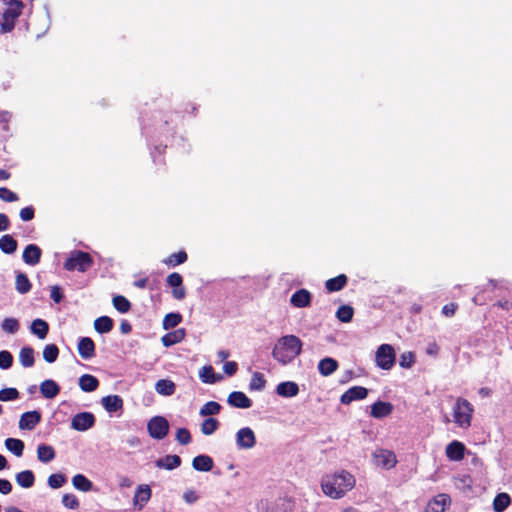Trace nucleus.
Returning <instances> with one entry per match:
<instances>
[{"instance_id":"f257e3e1","label":"nucleus","mask_w":512,"mask_h":512,"mask_svg":"<svg viewBox=\"0 0 512 512\" xmlns=\"http://www.w3.org/2000/svg\"><path fill=\"white\" fill-rule=\"evenodd\" d=\"M302 351V341L295 335L278 339L272 350V357L282 365L291 363Z\"/></svg>"},{"instance_id":"f03ea898","label":"nucleus","mask_w":512,"mask_h":512,"mask_svg":"<svg viewBox=\"0 0 512 512\" xmlns=\"http://www.w3.org/2000/svg\"><path fill=\"white\" fill-rule=\"evenodd\" d=\"M355 485V478L347 471L327 476L322 481L323 492L331 498H340Z\"/></svg>"},{"instance_id":"7ed1b4c3","label":"nucleus","mask_w":512,"mask_h":512,"mask_svg":"<svg viewBox=\"0 0 512 512\" xmlns=\"http://www.w3.org/2000/svg\"><path fill=\"white\" fill-rule=\"evenodd\" d=\"M474 413L473 405L465 398L457 397L452 406V421L461 429L471 426Z\"/></svg>"},{"instance_id":"20e7f679","label":"nucleus","mask_w":512,"mask_h":512,"mask_svg":"<svg viewBox=\"0 0 512 512\" xmlns=\"http://www.w3.org/2000/svg\"><path fill=\"white\" fill-rule=\"evenodd\" d=\"M23 9V3L19 0H9L6 9L2 12L0 18V32L2 34L11 32L14 29L15 21L20 16Z\"/></svg>"},{"instance_id":"39448f33","label":"nucleus","mask_w":512,"mask_h":512,"mask_svg":"<svg viewBox=\"0 0 512 512\" xmlns=\"http://www.w3.org/2000/svg\"><path fill=\"white\" fill-rule=\"evenodd\" d=\"M93 265L91 256L83 251L74 250L64 262V268L68 271L78 270L86 272Z\"/></svg>"},{"instance_id":"423d86ee","label":"nucleus","mask_w":512,"mask_h":512,"mask_svg":"<svg viewBox=\"0 0 512 512\" xmlns=\"http://www.w3.org/2000/svg\"><path fill=\"white\" fill-rule=\"evenodd\" d=\"M373 464L385 470L394 468L397 464V457L391 450L377 448L372 453Z\"/></svg>"},{"instance_id":"0eeeda50","label":"nucleus","mask_w":512,"mask_h":512,"mask_svg":"<svg viewBox=\"0 0 512 512\" xmlns=\"http://www.w3.org/2000/svg\"><path fill=\"white\" fill-rule=\"evenodd\" d=\"M147 430L153 439L161 440L169 432V422L162 416H154L147 423Z\"/></svg>"},{"instance_id":"6e6552de","label":"nucleus","mask_w":512,"mask_h":512,"mask_svg":"<svg viewBox=\"0 0 512 512\" xmlns=\"http://www.w3.org/2000/svg\"><path fill=\"white\" fill-rule=\"evenodd\" d=\"M376 364L384 370H390L395 363V351L389 344H382L378 347L375 356Z\"/></svg>"},{"instance_id":"1a4fd4ad","label":"nucleus","mask_w":512,"mask_h":512,"mask_svg":"<svg viewBox=\"0 0 512 512\" xmlns=\"http://www.w3.org/2000/svg\"><path fill=\"white\" fill-rule=\"evenodd\" d=\"M256 444L254 431L249 427L241 428L236 433V445L239 449L249 450Z\"/></svg>"},{"instance_id":"9d476101","label":"nucleus","mask_w":512,"mask_h":512,"mask_svg":"<svg viewBox=\"0 0 512 512\" xmlns=\"http://www.w3.org/2000/svg\"><path fill=\"white\" fill-rule=\"evenodd\" d=\"M95 424V417L90 412H81L71 419V428L76 431H87Z\"/></svg>"},{"instance_id":"9b49d317","label":"nucleus","mask_w":512,"mask_h":512,"mask_svg":"<svg viewBox=\"0 0 512 512\" xmlns=\"http://www.w3.org/2000/svg\"><path fill=\"white\" fill-rule=\"evenodd\" d=\"M368 390L362 386H353L342 394L340 401L342 404L348 405L353 401L363 400L367 397Z\"/></svg>"},{"instance_id":"f8f14e48","label":"nucleus","mask_w":512,"mask_h":512,"mask_svg":"<svg viewBox=\"0 0 512 512\" xmlns=\"http://www.w3.org/2000/svg\"><path fill=\"white\" fill-rule=\"evenodd\" d=\"M41 421V413L39 411H29L21 415L19 420V428L21 430H33Z\"/></svg>"},{"instance_id":"ddd939ff","label":"nucleus","mask_w":512,"mask_h":512,"mask_svg":"<svg viewBox=\"0 0 512 512\" xmlns=\"http://www.w3.org/2000/svg\"><path fill=\"white\" fill-rule=\"evenodd\" d=\"M450 503L451 499L449 495L439 494L429 501L424 512H444Z\"/></svg>"},{"instance_id":"4468645a","label":"nucleus","mask_w":512,"mask_h":512,"mask_svg":"<svg viewBox=\"0 0 512 512\" xmlns=\"http://www.w3.org/2000/svg\"><path fill=\"white\" fill-rule=\"evenodd\" d=\"M42 251L36 244H29L23 251V261L30 266H35L40 262Z\"/></svg>"},{"instance_id":"2eb2a0df","label":"nucleus","mask_w":512,"mask_h":512,"mask_svg":"<svg viewBox=\"0 0 512 512\" xmlns=\"http://www.w3.org/2000/svg\"><path fill=\"white\" fill-rule=\"evenodd\" d=\"M151 498V489L148 485L142 484L136 488L133 497V505L141 510Z\"/></svg>"},{"instance_id":"dca6fc26","label":"nucleus","mask_w":512,"mask_h":512,"mask_svg":"<svg viewBox=\"0 0 512 512\" xmlns=\"http://www.w3.org/2000/svg\"><path fill=\"white\" fill-rule=\"evenodd\" d=\"M227 403L232 407L241 409H247L252 406V400L240 391L230 393L227 398Z\"/></svg>"},{"instance_id":"f3484780","label":"nucleus","mask_w":512,"mask_h":512,"mask_svg":"<svg viewBox=\"0 0 512 512\" xmlns=\"http://www.w3.org/2000/svg\"><path fill=\"white\" fill-rule=\"evenodd\" d=\"M312 295L306 289H299L292 294L290 303L296 308L308 307L311 303Z\"/></svg>"},{"instance_id":"a211bd4d","label":"nucleus","mask_w":512,"mask_h":512,"mask_svg":"<svg viewBox=\"0 0 512 512\" xmlns=\"http://www.w3.org/2000/svg\"><path fill=\"white\" fill-rule=\"evenodd\" d=\"M446 456L451 461H460L464 458L465 446L459 441H452L446 446Z\"/></svg>"},{"instance_id":"6ab92c4d","label":"nucleus","mask_w":512,"mask_h":512,"mask_svg":"<svg viewBox=\"0 0 512 512\" xmlns=\"http://www.w3.org/2000/svg\"><path fill=\"white\" fill-rule=\"evenodd\" d=\"M393 411V405L390 402L377 401L371 405V416L381 419L389 416Z\"/></svg>"},{"instance_id":"aec40b11","label":"nucleus","mask_w":512,"mask_h":512,"mask_svg":"<svg viewBox=\"0 0 512 512\" xmlns=\"http://www.w3.org/2000/svg\"><path fill=\"white\" fill-rule=\"evenodd\" d=\"M101 404L108 413L122 410L123 399L119 395H108L101 399Z\"/></svg>"},{"instance_id":"412c9836","label":"nucleus","mask_w":512,"mask_h":512,"mask_svg":"<svg viewBox=\"0 0 512 512\" xmlns=\"http://www.w3.org/2000/svg\"><path fill=\"white\" fill-rule=\"evenodd\" d=\"M276 393L284 398L295 397L299 393V386L293 381L281 382L276 387Z\"/></svg>"},{"instance_id":"4be33fe9","label":"nucleus","mask_w":512,"mask_h":512,"mask_svg":"<svg viewBox=\"0 0 512 512\" xmlns=\"http://www.w3.org/2000/svg\"><path fill=\"white\" fill-rule=\"evenodd\" d=\"M78 352L83 359H90L95 355V344L89 337H82L78 342Z\"/></svg>"},{"instance_id":"5701e85b","label":"nucleus","mask_w":512,"mask_h":512,"mask_svg":"<svg viewBox=\"0 0 512 512\" xmlns=\"http://www.w3.org/2000/svg\"><path fill=\"white\" fill-rule=\"evenodd\" d=\"M40 392L46 399H53L60 393V386L52 379L44 380L40 384Z\"/></svg>"},{"instance_id":"b1692460","label":"nucleus","mask_w":512,"mask_h":512,"mask_svg":"<svg viewBox=\"0 0 512 512\" xmlns=\"http://www.w3.org/2000/svg\"><path fill=\"white\" fill-rule=\"evenodd\" d=\"M181 458L178 455H167L155 461L156 467L160 469L173 470L179 467Z\"/></svg>"},{"instance_id":"393cba45","label":"nucleus","mask_w":512,"mask_h":512,"mask_svg":"<svg viewBox=\"0 0 512 512\" xmlns=\"http://www.w3.org/2000/svg\"><path fill=\"white\" fill-rule=\"evenodd\" d=\"M338 369V362L331 358V357H325L318 363V371L319 373L324 376H330Z\"/></svg>"},{"instance_id":"a878e982","label":"nucleus","mask_w":512,"mask_h":512,"mask_svg":"<svg viewBox=\"0 0 512 512\" xmlns=\"http://www.w3.org/2000/svg\"><path fill=\"white\" fill-rule=\"evenodd\" d=\"M30 331L33 335L43 340L47 337L49 325L45 320L38 318L32 321Z\"/></svg>"},{"instance_id":"bb28decb","label":"nucleus","mask_w":512,"mask_h":512,"mask_svg":"<svg viewBox=\"0 0 512 512\" xmlns=\"http://www.w3.org/2000/svg\"><path fill=\"white\" fill-rule=\"evenodd\" d=\"M185 330L183 328L176 329L162 336L161 342L165 347H170L180 343L185 338Z\"/></svg>"},{"instance_id":"cd10ccee","label":"nucleus","mask_w":512,"mask_h":512,"mask_svg":"<svg viewBox=\"0 0 512 512\" xmlns=\"http://www.w3.org/2000/svg\"><path fill=\"white\" fill-rule=\"evenodd\" d=\"M79 387L84 392H93L99 386L98 379L90 374H84L79 378Z\"/></svg>"},{"instance_id":"c85d7f7f","label":"nucleus","mask_w":512,"mask_h":512,"mask_svg":"<svg viewBox=\"0 0 512 512\" xmlns=\"http://www.w3.org/2000/svg\"><path fill=\"white\" fill-rule=\"evenodd\" d=\"M56 456L55 450L52 446L47 444H40L37 447V458L42 463H49L54 460Z\"/></svg>"},{"instance_id":"c756f323","label":"nucleus","mask_w":512,"mask_h":512,"mask_svg":"<svg viewBox=\"0 0 512 512\" xmlns=\"http://www.w3.org/2000/svg\"><path fill=\"white\" fill-rule=\"evenodd\" d=\"M17 484L25 489L31 488L35 483V476L31 470H24L16 474Z\"/></svg>"},{"instance_id":"7c9ffc66","label":"nucleus","mask_w":512,"mask_h":512,"mask_svg":"<svg viewBox=\"0 0 512 512\" xmlns=\"http://www.w3.org/2000/svg\"><path fill=\"white\" fill-rule=\"evenodd\" d=\"M35 352L34 349L30 346L22 347L19 352V362L24 368H29L34 365L35 362Z\"/></svg>"},{"instance_id":"2f4dec72","label":"nucleus","mask_w":512,"mask_h":512,"mask_svg":"<svg viewBox=\"0 0 512 512\" xmlns=\"http://www.w3.org/2000/svg\"><path fill=\"white\" fill-rule=\"evenodd\" d=\"M192 466L197 471H210L213 468V460L207 455H198L192 461Z\"/></svg>"},{"instance_id":"473e14b6","label":"nucleus","mask_w":512,"mask_h":512,"mask_svg":"<svg viewBox=\"0 0 512 512\" xmlns=\"http://www.w3.org/2000/svg\"><path fill=\"white\" fill-rule=\"evenodd\" d=\"M199 378L203 383L214 384L222 379L221 375H216L212 366H203L199 370Z\"/></svg>"},{"instance_id":"72a5a7b5","label":"nucleus","mask_w":512,"mask_h":512,"mask_svg":"<svg viewBox=\"0 0 512 512\" xmlns=\"http://www.w3.org/2000/svg\"><path fill=\"white\" fill-rule=\"evenodd\" d=\"M155 390L160 395L171 396L176 390V385L171 380L161 379L156 382Z\"/></svg>"},{"instance_id":"f704fd0d","label":"nucleus","mask_w":512,"mask_h":512,"mask_svg":"<svg viewBox=\"0 0 512 512\" xmlns=\"http://www.w3.org/2000/svg\"><path fill=\"white\" fill-rule=\"evenodd\" d=\"M72 484L75 489L82 492H89L93 489V483L83 474L73 476Z\"/></svg>"},{"instance_id":"c9c22d12","label":"nucleus","mask_w":512,"mask_h":512,"mask_svg":"<svg viewBox=\"0 0 512 512\" xmlns=\"http://www.w3.org/2000/svg\"><path fill=\"white\" fill-rule=\"evenodd\" d=\"M95 330L100 333H109L113 328V321L108 316H101L94 321Z\"/></svg>"},{"instance_id":"e433bc0d","label":"nucleus","mask_w":512,"mask_h":512,"mask_svg":"<svg viewBox=\"0 0 512 512\" xmlns=\"http://www.w3.org/2000/svg\"><path fill=\"white\" fill-rule=\"evenodd\" d=\"M5 447L12 452L15 456L21 457L24 451V442L16 438H7L5 440Z\"/></svg>"},{"instance_id":"4c0bfd02","label":"nucleus","mask_w":512,"mask_h":512,"mask_svg":"<svg viewBox=\"0 0 512 512\" xmlns=\"http://www.w3.org/2000/svg\"><path fill=\"white\" fill-rule=\"evenodd\" d=\"M347 283V277L344 274H340L335 278H331L326 281L325 287L329 292H335L341 290Z\"/></svg>"},{"instance_id":"58836bf2","label":"nucleus","mask_w":512,"mask_h":512,"mask_svg":"<svg viewBox=\"0 0 512 512\" xmlns=\"http://www.w3.org/2000/svg\"><path fill=\"white\" fill-rule=\"evenodd\" d=\"M0 249L6 254H12L17 250V241L11 235H3L0 238Z\"/></svg>"},{"instance_id":"ea45409f","label":"nucleus","mask_w":512,"mask_h":512,"mask_svg":"<svg viewBox=\"0 0 512 512\" xmlns=\"http://www.w3.org/2000/svg\"><path fill=\"white\" fill-rule=\"evenodd\" d=\"M15 288L20 294H26L30 291L31 283L26 274L22 272L16 274Z\"/></svg>"},{"instance_id":"a19ab883","label":"nucleus","mask_w":512,"mask_h":512,"mask_svg":"<svg viewBox=\"0 0 512 512\" xmlns=\"http://www.w3.org/2000/svg\"><path fill=\"white\" fill-rule=\"evenodd\" d=\"M1 329L7 334H15L20 329V323L16 318L7 317L1 322Z\"/></svg>"},{"instance_id":"79ce46f5","label":"nucleus","mask_w":512,"mask_h":512,"mask_svg":"<svg viewBox=\"0 0 512 512\" xmlns=\"http://www.w3.org/2000/svg\"><path fill=\"white\" fill-rule=\"evenodd\" d=\"M510 496L507 493H499L493 501V509L496 512H503L510 504Z\"/></svg>"},{"instance_id":"37998d69","label":"nucleus","mask_w":512,"mask_h":512,"mask_svg":"<svg viewBox=\"0 0 512 512\" xmlns=\"http://www.w3.org/2000/svg\"><path fill=\"white\" fill-rule=\"evenodd\" d=\"M219 425L220 423L217 419L209 417L201 424V432L206 436H210L218 430Z\"/></svg>"},{"instance_id":"c03bdc74","label":"nucleus","mask_w":512,"mask_h":512,"mask_svg":"<svg viewBox=\"0 0 512 512\" xmlns=\"http://www.w3.org/2000/svg\"><path fill=\"white\" fill-rule=\"evenodd\" d=\"M265 385L266 380L264 375L260 372H254L249 383V389L252 391H262Z\"/></svg>"},{"instance_id":"a18cd8bd","label":"nucleus","mask_w":512,"mask_h":512,"mask_svg":"<svg viewBox=\"0 0 512 512\" xmlns=\"http://www.w3.org/2000/svg\"><path fill=\"white\" fill-rule=\"evenodd\" d=\"M354 315V310L349 305H342L338 308L336 312V317L339 321L343 323H349Z\"/></svg>"},{"instance_id":"49530a36","label":"nucleus","mask_w":512,"mask_h":512,"mask_svg":"<svg viewBox=\"0 0 512 512\" xmlns=\"http://www.w3.org/2000/svg\"><path fill=\"white\" fill-rule=\"evenodd\" d=\"M221 410V405L215 401H209L205 403L200 409L201 416H212L217 415Z\"/></svg>"},{"instance_id":"de8ad7c7","label":"nucleus","mask_w":512,"mask_h":512,"mask_svg":"<svg viewBox=\"0 0 512 512\" xmlns=\"http://www.w3.org/2000/svg\"><path fill=\"white\" fill-rule=\"evenodd\" d=\"M43 358L48 363H53L57 360L59 349L55 344H47L43 349Z\"/></svg>"},{"instance_id":"09e8293b","label":"nucleus","mask_w":512,"mask_h":512,"mask_svg":"<svg viewBox=\"0 0 512 512\" xmlns=\"http://www.w3.org/2000/svg\"><path fill=\"white\" fill-rule=\"evenodd\" d=\"M187 260V254L184 251H179L177 253H172L169 257H167L163 262L168 266H177L184 263Z\"/></svg>"},{"instance_id":"8fccbe9b","label":"nucleus","mask_w":512,"mask_h":512,"mask_svg":"<svg viewBox=\"0 0 512 512\" xmlns=\"http://www.w3.org/2000/svg\"><path fill=\"white\" fill-rule=\"evenodd\" d=\"M112 302L114 308L120 313H127L131 308L130 302L121 295L114 296Z\"/></svg>"},{"instance_id":"3c124183","label":"nucleus","mask_w":512,"mask_h":512,"mask_svg":"<svg viewBox=\"0 0 512 512\" xmlns=\"http://www.w3.org/2000/svg\"><path fill=\"white\" fill-rule=\"evenodd\" d=\"M66 481H67V479H66L65 475H63L61 473H55V474H51L48 477L47 483L50 488L59 489L66 483Z\"/></svg>"},{"instance_id":"603ef678","label":"nucleus","mask_w":512,"mask_h":512,"mask_svg":"<svg viewBox=\"0 0 512 512\" xmlns=\"http://www.w3.org/2000/svg\"><path fill=\"white\" fill-rule=\"evenodd\" d=\"M182 320V316L179 313H169L164 317L163 328L165 330L176 327Z\"/></svg>"},{"instance_id":"864d4df0","label":"nucleus","mask_w":512,"mask_h":512,"mask_svg":"<svg viewBox=\"0 0 512 512\" xmlns=\"http://www.w3.org/2000/svg\"><path fill=\"white\" fill-rule=\"evenodd\" d=\"M19 398V391L16 388H5L0 390V401H14Z\"/></svg>"},{"instance_id":"5fc2aeb1","label":"nucleus","mask_w":512,"mask_h":512,"mask_svg":"<svg viewBox=\"0 0 512 512\" xmlns=\"http://www.w3.org/2000/svg\"><path fill=\"white\" fill-rule=\"evenodd\" d=\"M13 364V356L7 350L0 351V369L7 370Z\"/></svg>"},{"instance_id":"6e6d98bb","label":"nucleus","mask_w":512,"mask_h":512,"mask_svg":"<svg viewBox=\"0 0 512 512\" xmlns=\"http://www.w3.org/2000/svg\"><path fill=\"white\" fill-rule=\"evenodd\" d=\"M62 504L69 509H77L79 507V501L73 494H64L62 497Z\"/></svg>"},{"instance_id":"4d7b16f0","label":"nucleus","mask_w":512,"mask_h":512,"mask_svg":"<svg viewBox=\"0 0 512 512\" xmlns=\"http://www.w3.org/2000/svg\"><path fill=\"white\" fill-rule=\"evenodd\" d=\"M415 362V357L412 352H404L401 354L399 359V365L402 368H410Z\"/></svg>"},{"instance_id":"13d9d810","label":"nucleus","mask_w":512,"mask_h":512,"mask_svg":"<svg viewBox=\"0 0 512 512\" xmlns=\"http://www.w3.org/2000/svg\"><path fill=\"white\" fill-rule=\"evenodd\" d=\"M176 440L182 445L189 444L191 442L189 430L186 428H179L176 432Z\"/></svg>"},{"instance_id":"bf43d9fd","label":"nucleus","mask_w":512,"mask_h":512,"mask_svg":"<svg viewBox=\"0 0 512 512\" xmlns=\"http://www.w3.org/2000/svg\"><path fill=\"white\" fill-rule=\"evenodd\" d=\"M0 199L5 202H15L18 200V195L6 187H0Z\"/></svg>"},{"instance_id":"052dcab7","label":"nucleus","mask_w":512,"mask_h":512,"mask_svg":"<svg viewBox=\"0 0 512 512\" xmlns=\"http://www.w3.org/2000/svg\"><path fill=\"white\" fill-rule=\"evenodd\" d=\"M167 283L170 287L175 288V287L182 285L183 278L179 273L174 272V273H171L170 275H168Z\"/></svg>"},{"instance_id":"680f3d73","label":"nucleus","mask_w":512,"mask_h":512,"mask_svg":"<svg viewBox=\"0 0 512 512\" xmlns=\"http://www.w3.org/2000/svg\"><path fill=\"white\" fill-rule=\"evenodd\" d=\"M20 218L23 221H30L34 218V208L28 206L20 210Z\"/></svg>"},{"instance_id":"e2e57ef3","label":"nucleus","mask_w":512,"mask_h":512,"mask_svg":"<svg viewBox=\"0 0 512 512\" xmlns=\"http://www.w3.org/2000/svg\"><path fill=\"white\" fill-rule=\"evenodd\" d=\"M238 369V365L234 361H227L223 365V371L228 375L232 376L236 373Z\"/></svg>"},{"instance_id":"0e129e2a","label":"nucleus","mask_w":512,"mask_h":512,"mask_svg":"<svg viewBox=\"0 0 512 512\" xmlns=\"http://www.w3.org/2000/svg\"><path fill=\"white\" fill-rule=\"evenodd\" d=\"M183 499L186 503L192 504L198 500V495L194 490H187L183 494Z\"/></svg>"},{"instance_id":"69168bd1","label":"nucleus","mask_w":512,"mask_h":512,"mask_svg":"<svg viewBox=\"0 0 512 512\" xmlns=\"http://www.w3.org/2000/svg\"><path fill=\"white\" fill-rule=\"evenodd\" d=\"M12 491V484L7 479H0V493L7 495Z\"/></svg>"},{"instance_id":"338daca9","label":"nucleus","mask_w":512,"mask_h":512,"mask_svg":"<svg viewBox=\"0 0 512 512\" xmlns=\"http://www.w3.org/2000/svg\"><path fill=\"white\" fill-rule=\"evenodd\" d=\"M51 298L53 299V301L55 303H60L62 301L63 295H62L60 287L53 286L51 288Z\"/></svg>"},{"instance_id":"774afa93","label":"nucleus","mask_w":512,"mask_h":512,"mask_svg":"<svg viewBox=\"0 0 512 512\" xmlns=\"http://www.w3.org/2000/svg\"><path fill=\"white\" fill-rule=\"evenodd\" d=\"M172 295L177 300H182L186 296V290L183 285L173 288Z\"/></svg>"}]
</instances>
